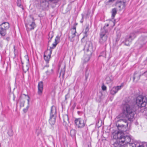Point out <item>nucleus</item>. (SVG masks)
<instances>
[{
  "label": "nucleus",
  "instance_id": "obj_18",
  "mask_svg": "<svg viewBox=\"0 0 147 147\" xmlns=\"http://www.w3.org/2000/svg\"><path fill=\"white\" fill-rule=\"evenodd\" d=\"M38 87V94L39 95L41 96L42 94L43 90V83L42 82H39Z\"/></svg>",
  "mask_w": 147,
  "mask_h": 147
},
{
  "label": "nucleus",
  "instance_id": "obj_40",
  "mask_svg": "<svg viewBox=\"0 0 147 147\" xmlns=\"http://www.w3.org/2000/svg\"><path fill=\"white\" fill-rule=\"evenodd\" d=\"M109 26V24H105V26L103 28H104L105 27V28L108 31V30L107 28V27H108Z\"/></svg>",
  "mask_w": 147,
  "mask_h": 147
},
{
  "label": "nucleus",
  "instance_id": "obj_27",
  "mask_svg": "<svg viewBox=\"0 0 147 147\" xmlns=\"http://www.w3.org/2000/svg\"><path fill=\"white\" fill-rule=\"evenodd\" d=\"M117 10L116 8L113 9L112 11V19L114 18L115 17L116 13H117Z\"/></svg>",
  "mask_w": 147,
  "mask_h": 147
},
{
  "label": "nucleus",
  "instance_id": "obj_48",
  "mask_svg": "<svg viewBox=\"0 0 147 147\" xmlns=\"http://www.w3.org/2000/svg\"><path fill=\"white\" fill-rule=\"evenodd\" d=\"M80 22L82 23L83 22V17L82 18V19L81 21Z\"/></svg>",
  "mask_w": 147,
  "mask_h": 147
},
{
  "label": "nucleus",
  "instance_id": "obj_20",
  "mask_svg": "<svg viewBox=\"0 0 147 147\" xmlns=\"http://www.w3.org/2000/svg\"><path fill=\"white\" fill-rule=\"evenodd\" d=\"M56 113V110L55 106H52L51 109L50 115L55 116V115Z\"/></svg>",
  "mask_w": 147,
  "mask_h": 147
},
{
  "label": "nucleus",
  "instance_id": "obj_35",
  "mask_svg": "<svg viewBox=\"0 0 147 147\" xmlns=\"http://www.w3.org/2000/svg\"><path fill=\"white\" fill-rule=\"evenodd\" d=\"M17 4L18 6L22 7L21 0H17Z\"/></svg>",
  "mask_w": 147,
  "mask_h": 147
},
{
  "label": "nucleus",
  "instance_id": "obj_5",
  "mask_svg": "<svg viewBox=\"0 0 147 147\" xmlns=\"http://www.w3.org/2000/svg\"><path fill=\"white\" fill-rule=\"evenodd\" d=\"M10 27L8 22H4L0 25V34L2 36H4L6 34V31Z\"/></svg>",
  "mask_w": 147,
  "mask_h": 147
},
{
  "label": "nucleus",
  "instance_id": "obj_13",
  "mask_svg": "<svg viewBox=\"0 0 147 147\" xmlns=\"http://www.w3.org/2000/svg\"><path fill=\"white\" fill-rule=\"evenodd\" d=\"M123 86V84L122 83L121 85L117 86H114L110 90V93L113 95L115 94Z\"/></svg>",
  "mask_w": 147,
  "mask_h": 147
},
{
  "label": "nucleus",
  "instance_id": "obj_36",
  "mask_svg": "<svg viewBox=\"0 0 147 147\" xmlns=\"http://www.w3.org/2000/svg\"><path fill=\"white\" fill-rule=\"evenodd\" d=\"M29 69L28 67L26 66V67H24V66H23V71L25 72H26Z\"/></svg>",
  "mask_w": 147,
  "mask_h": 147
},
{
  "label": "nucleus",
  "instance_id": "obj_7",
  "mask_svg": "<svg viewBox=\"0 0 147 147\" xmlns=\"http://www.w3.org/2000/svg\"><path fill=\"white\" fill-rule=\"evenodd\" d=\"M113 138L115 139H119L118 142L120 143L121 142L122 143H123L125 142V136L123 135L122 133L119 131H118L114 134Z\"/></svg>",
  "mask_w": 147,
  "mask_h": 147
},
{
  "label": "nucleus",
  "instance_id": "obj_4",
  "mask_svg": "<svg viewBox=\"0 0 147 147\" xmlns=\"http://www.w3.org/2000/svg\"><path fill=\"white\" fill-rule=\"evenodd\" d=\"M147 103V98L142 96H138L136 99V104L140 107H145Z\"/></svg>",
  "mask_w": 147,
  "mask_h": 147
},
{
  "label": "nucleus",
  "instance_id": "obj_14",
  "mask_svg": "<svg viewBox=\"0 0 147 147\" xmlns=\"http://www.w3.org/2000/svg\"><path fill=\"white\" fill-rule=\"evenodd\" d=\"M52 51L51 49H48L45 53L44 57L47 63H48L51 57Z\"/></svg>",
  "mask_w": 147,
  "mask_h": 147
},
{
  "label": "nucleus",
  "instance_id": "obj_23",
  "mask_svg": "<svg viewBox=\"0 0 147 147\" xmlns=\"http://www.w3.org/2000/svg\"><path fill=\"white\" fill-rule=\"evenodd\" d=\"M53 72V69H52L49 68L46 71V73L48 76L52 75Z\"/></svg>",
  "mask_w": 147,
  "mask_h": 147
},
{
  "label": "nucleus",
  "instance_id": "obj_1",
  "mask_svg": "<svg viewBox=\"0 0 147 147\" xmlns=\"http://www.w3.org/2000/svg\"><path fill=\"white\" fill-rule=\"evenodd\" d=\"M85 54L82 59L83 62L86 63L89 61L93 52V48L92 43L90 41L86 42L84 48Z\"/></svg>",
  "mask_w": 147,
  "mask_h": 147
},
{
  "label": "nucleus",
  "instance_id": "obj_38",
  "mask_svg": "<svg viewBox=\"0 0 147 147\" xmlns=\"http://www.w3.org/2000/svg\"><path fill=\"white\" fill-rule=\"evenodd\" d=\"M102 89L103 90L105 91L106 90L107 88L104 85H103L102 86Z\"/></svg>",
  "mask_w": 147,
  "mask_h": 147
},
{
  "label": "nucleus",
  "instance_id": "obj_28",
  "mask_svg": "<svg viewBox=\"0 0 147 147\" xmlns=\"http://www.w3.org/2000/svg\"><path fill=\"white\" fill-rule=\"evenodd\" d=\"M129 39L128 38V37L127 36L126 39H125V40L124 41V43L127 46H129L130 45V43H131V41H129Z\"/></svg>",
  "mask_w": 147,
  "mask_h": 147
},
{
  "label": "nucleus",
  "instance_id": "obj_6",
  "mask_svg": "<svg viewBox=\"0 0 147 147\" xmlns=\"http://www.w3.org/2000/svg\"><path fill=\"white\" fill-rule=\"evenodd\" d=\"M25 25L28 31L34 29L36 26L33 17H30V19L28 21L27 23H26Z\"/></svg>",
  "mask_w": 147,
  "mask_h": 147
},
{
  "label": "nucleus",
  "instance_id": "obj_32",
  "mask_svg": "<svg viewBox=\"0 0 147 147\" xmlns=\"http://www.w3.org/2000/svg\"><path fill=\"white\" fill-rule=\"evenodd\" d=\"M41 132V130L40 128H38L36 130V133L38 136Z\"/></svg>",
  "mask_w": 147,
  "mask_h": 147
},
{
  "label": "nucleus",
  "instance_id": "obj_33",
  "mask_svg": "<svg viewBox=\"0 0 147 147\" xmlns=\"http://www.w3.org/2000/svg\"><path fill=\"white\" fill-rule=\"evenodd\" d=\"M60 37L58 36H57L55 39V42L58 44L59 41Z\"/></svg>",
  "mask_w": 147,
  "mask_h": 147
},
{
  "label": "nucleus",
  "instance_id": "obj_3",
  "mask_svg": "<svg viewBox=\"0 0 147 147\" xmlns=\"http://www.w3.org/2000/svg\"><path fill=\"white\" fill-rule=\"evenodd\" d=\"M108 31L106 29L105 27L104 28L101 29L100 33V38L99 42L101 44L105 43L107 41L108 35Z\"/></svg>",
  "mask_w": 147,
  "mask_h": 147
},
{
  "label": "nucleus",
  "instance_id": "obj_29",
  "mask_svg": "<svg viewBox=\"0 0 147 147\" xmlns=\"http://www.w3.org/2000/svg\"><path fill=\"white\" fill-rule=\"evenodd\" d=\"M119 142L117 141V142H115L113 144L114 147H122V145L119 143Z\"/></svg>",
  "mask_w": 147,
  "mask_h": 147
},
{
  "label": "nucleus",
  "instance_id": "obj_22",
  "mask_svg": "<svg viewBox=\"0 0 147 147\" xmlns=\"http://www.w3.org/2000/svg\"><path fill=\"white\" fill-rule=\"evenodd\" d=\"M113 80V78L112 76H108L106 78V83L107 84L111 83Z\"/></svg>",
  "mask_w": 147,
  "mask_h": 147
},
{
  "label": "nucleus",
  "instance_id": "obj_53",
  "mask_svg": "<svg viewBox=\"0 0 147 147\" xmlns=\"http://www.w3.org/2000/svg\"><path fill=\"white\" fill-rule=\"evenodd\" d=\"M124 131V130H122V131Z\"/></svg>",
  "mask_w": 147,
  "mask_h": 147
},
{
  "label": "nucleus",
  "instance_id": "obj_43",
  "mask_svg": "<svg viewBox=\"0 0 147 147\" xmlns=\"http://www.w3.org/2000/svg\"><path fill=\"white\" fill-rule=\"evenodd\" d=\"M49 67V65H45L44 66V67H43V68H48V67Z\"/></svg>",
  "mask_w": 147,
  "mask_h": 147
},
{
  "label": "nucleus",
  "instance_id": "obj_9",
  "mask_svg": "<svg viewBox=\"0 0 147 147\" xmlns=\"http://www.w3.org/2000/svg\"><path fill=\"white\" fill-rule=\"evenodd\" d=\"M116 124L119 129L120 128H123L127 127L128 125V123L127 121L120 119L117 121Z\"/></svg>",
  "mask_w": 147,
  "mask_h": 147
},
{
  "label": "nucleus",
  "instance_id": "obj_42",
  "mask_svg": "<svg viewBox=\"0 0 147 147\" xmlns=\"http://www.w3.org/2000/svg\"><path fill=\"white\" fill-rule=\"evenodd\" d=\"M51 1H53L54 3H57V2L59 0H49Z\"/></svg>",
  "mask_w": 147,
  "mask_h": 147
},
{
  "label": "nucleus",
  "instance_id": "obj_17",
  "mask_svg": "<svg viewBox=\"0 0 147 147\" xmlns=\"http://www.w3.org/2000/svg\"><path fill=\"white\" fill-rule=\"evenodd\" d=\"M63 124L66 127L70 125L69 121V118L67 115L65 114L63 115Z\"/></svg>",
  "mask_w": 147,
  "mask_h": 147
},
{
  "label": "nucleus",
  "instance_id": "obj_54",
  "mask_svg": "<svg viewBox=\"0 0 147 147\" xmlns=\"http://www.w3.org/2000/svg\"><path fill=\"white\" fill-rule=\"evenodd\" d=\"M50 33H49V37H50Z\"/></svg>",
  "mask_w": 147,
  "mask_h": 147
},
{
  "label": "nucleus",
  "instance_id": "obj_25",
  "mask_svg": "<svg viewBox=\"0 0 147 147\" xmlns=\"http://www.w3.org/2000/svg\"><path fill=\"white\" fill-rule=\"evenodd\" d=\"M140 76L141 75L138 74L137 72H135L134 73V76L133 77L134 80L135 79H136L137 81L138 80H139L140 78Z\"/></svg>",
  "mask_w": 147,
  "mask_h": 147
},
{
  "label": "nucleus",
  "instance_id": "obj_44",
  "mask_svg": "<svg viewBox=\"0 0 147 147\" xmlns=\"http://www.w3.org/2000/svg\"><path fill=\"white\" fill-rule=\"evenodd\" d=\"M28 99H27L28 103V104L29 103V102L30 98L28 96Z\"/></svg>",
  "mask_w": 147,
  "mask_h": 147
},
{
  "label": "nucleus",
  "instance_id": "obj_2",
  "mask_svg": "<svg viewBox=\"0 0 147 147\" xmlns=\"http://www.w3.org/2000/svg\"><path fill=\"white\" fill-rule=\"evenodd\" d=\"M123 113L128 121L131 122L133 121L135 112L132 107L128 104L125 105L124 106Z\"/></svg>",
  "mask_w": 147,
  "mask_h": 147
},
{
  "label": "nucleus",
  "instance_id": "obj_15",
  "mask_svg": "<svg viewBox=\"0 0 147 147\" xmlns=\"http://www.w3.org/2000/svg\"><path fill=\"white\" fill-rule=\"evenodd\" d=\"M147 38V35L145 34L142 35L139 38L138 42L142 46L146 44Z\"/></svg>",
  "mask_w": 147,
  "mask_h": 147
},
{
  "label": "nucleus",
  "instance_id": "obj_41",
  "mask_svg": "<svg viewBox=\"0 0 147 147\" xmlns=\"http://www.w3.org/2000/svg\"><path fill=\"white\" fill-rule=\"evenodd\" d=\"M69 97V93H67L65 96V99L66 100L67 98Z\"/></svg>",
  "mask_w": 147,
  "mask_h": 147
},
{
  "label": "nucleus",
  "instance_id": "obj_50",
  "mask_svg": "<svg viewBox=\"0 0 147 147\" xmlns=\"http://www.w3.org/2000/svg\"><path fill=\"white\" fill-rule=\"evenodd\" d=\"M15 47L14 46L13 48H14V52H15Z\"/></svg>",
  "mask_w": 147,
  "mask_h": 147
},
{
  "label": "nucleus",
  "instance_id": "obj_19",
  "mask_svg": "<svg viewBox=\"0 0 147 147\" xmlns=\"http://www.w3.org/2000/svg\"><path fill=\"white\" fill-rule=\"evenodd\" d=\"M116 5L120 8V9H123L125 6V3L123 2H117L116 3Z\"/></svg>",
  "mask_w": 147,
  "mask_h": 147
},
{
  "label": "nucleus",
  "instance_id": "obj_47",
  "mask_svg": "<svg viewBox=\"0 0 147 147\" xmlns=\"http://www.w3.org/2000/svg\"><path fill=\"white\" fill-rule=\"evenodd\" d=\"M13 100H15V97H14V94H13Z\"/></svg>",
  "mask_w": 147,
  "mask_h": 147
},
{
  "label": "nucleus",
  "instance_id": "obj_37",
  "mask_svg": "<svg viewBox=\"0 0 147 147\" xmlns=\"http://www.w3.org/2000/svg\"><path fill=\"white\" fill-rule=\"evenodd\" d=\"M57 44L55 42H54V43H53V44H52V45L53 46V47H50V49H51H51H54V48H55V47L57 45Z\"/></svg>",
  "mask_w": 147,
  "mask_h": 147
},
{
  "label": "nucleus",
  "instance_id": "obj_31",
  "mask_svg": "<svg viewBox=\"0 0 147 147\" xmlns=\"http://www.w3.org/2000/svg\"><path fill=\"white\" fill-rule=\"evenodd\" d=\"M76 134L75 130L74 129H72L70 131V134L71 136H73L75 135Z\"/></svg>",
  "mask_w": 147,
  "mask_h": 147
},
{
  "label": "nucleus",
  "instance_id": "obj_12",
  "mask_svg": "<svg viewBox=\"0 0 147 147\" xmlns=\"http://www.w3.org/2000/svg\"><path fill=\"white\" fill-rule=\"evenodd\" d=\"M132 147H147V143L145 142H140L134 141V143L131 144Z\"/></svg>",
  "mask_w": 147,
  "mask_h": 147
},
{
  "label": "nucleus",
  "instance_id": "obj_21",
  "mask_svg": "<svg viewBox=\"0 0 147 147\" xmlns=\"http://www.w3.org/2000/svg\"><path fill=\"white\" fill-rule=\"evenodd\" d=\"M49 122L51 125H54L55 122V116H50V119H49Z\"/></svg>",
  "mask_w": 147,
  "mask_h": 147
},
{
  "label": "nucleus",
  "instance_id": "obj_24",
  "mask_svg": "<svg viewBox=\"0 0 147 147\" xmlns=\"http://www.w3.org/2000/svg\"><path fill=\"white\" fill-rule=\"evenodd\" d=\"M115 0H105V3L106 5H111Z\"/></svg>",
  "mask_w": 147,
  "mask_h": 147
},
{
  "label": "nucleus",
  "instance_id": "obj_34",
  "mask_svg": "<svg viewBox=\"0 0 147 147\" xmlns=\"http://www.w3.org/2000/svg\"><path fill=\"white\" fill-rule=\"evenodd\" d=\"M89 31V28H88V26H87L86 29H85V30L84 32V33L85 34V36H87V33Z\"/></svg>",
  "mask_w": 147,
  "mask_h": 147
},
{
  "label": "nucleus",
  "instance_id": "obj_49",
  "mask_svg": "<svg viewBox=\"0 0 147 147\" xmlns=\"http://www.w3.org/2000/svg\"><path fill=\"white\" fill-rule=\"evenodd\" d=\"M112 22V23H113V24H114L113 25H114V23H113V22H112V21H111V22Z\"/></svg>",
  "mask_w": 147,
  "mask_h": 147
},
{
  "label": "nucleus",
  "instance_id": "obj_8",
  "mask_svg": "<svg viewBox=\"0 0 147 147\" xmlns=\"http://www.w3.org/2000/svg\"><path fill=\"white\" fill-rule=\"evenodd\" d=\"M76 127L78 128H83L86 124V121L83 119L81 118L76 119L75 121Z\"/></svg>",
  "mask_w": 147,
  "mask_h": 147
},
{
  "label": "nucleus",
  "instance_id": "obj_26",
  "mask_svg": "<svg viewBox=\"0 0 147 147\" xmlns=\"http://www.w3.org/2000/svg\"><path fill=\"white\" fill-rule=\"evenodd\" d=\"M131 139L128 136H125V142L126 143H129V145L130 146L132 147L131 146V144L134 143H131Z\"/></svg>",
  "mask_w": 147,
  "mask_h": 147
},
{
  "label": "nucleus",
  "instance_id": "obj_10",
  "mask_svg": "<svg viewBox=\"0 0 147 147\" xmlns=\"http://www.w3.org/2000/svg\"><path fill=\"white\" fill-rule=\"evenodd\" d=\"M76 26H74L73 28L71 29L69 33V39L71 42H73L74 40V38L76 35Z\"/></svg>",
  "mask_w": 147,
  "mask_h": 147
},
{
  "label": "nucleus",
  "instance_id": "obj_45",
  "mask_svg": "<svg viewBox=\"0 0 147 147\" xmlns=\"http://www.w3.org/2000/svg\"><path fill=\"white\" fill-rule=\"evenodd\" d=\"M144 74L146 76H147V71L144 72Z\"/></svg>",
  "mask_w": 147,
  "mask_h": 147
},
{
  "label": "nucleus",
  "instance_id": "obj_16",
  "mask_svg": "<svg viewBox=\"0 0 147 147\" xmlns=\"http://www.w3.org/2000/svg\"><path fill=\"white\" fill-rule=\"evenodd\" d=\"M141 32L140 30H138L131 33L129 36H127L129 39V41H131L132 40L136 38L138 33H140Z\"/></svg>",
  "mask_w": 147,
  "mask_h": 147
},
{
  "label": "nucleus",
  "instance_id": "obj_46",
  "mask_svg": "<svg viewBox=\"0 0 147 147\" xmlns=\"http://www.w3.org/2000/svg\"><path fill=\"white\" fill-rule=\"evenodd\" d=\"M24 102H23V103H21L20 104V105L21 106L23 107L24 106Z\"/></svg>",
  "mask_w": 147,
  "mask_h": 147
},
{
  "label": "nucleus",
  "instance_id": "obj_39",
  "mask_svg": "<svg viewBox=\"0 0 147 147\" xmlns=\"http://www.w3.org/2000/svg\"><path fill=\"white\" fill-rule=\"evenodd\" d=\"M28 108H29V106H27L26 107V108L23 109V111H24V113L26 112L27 111V110H28Z\"/></svg>",
  "mask_w": 147,
  "mask_h": 147
},
{
  "label": "nucleus",
  "instance_id": "obj_51",
  "mask_svg": "<svg viewBox=\"0 0 147 147\" xmlns=\"http://www.w3.org/2000/svg\"><path fill=\"white\" fill-rule=\"evenodd\" d=\"M53 36H51V39L52 37H53Z\"/></svg>",
  "mask_w": 147,
  "mask_h": 147
},
{
  "label": "nucleus",
  "instance_id": "obj_11",
  "mask_svg": "<svg viewBox=\"0 0 147 147\" xmlns=\"http://www.w3.org/2000/svg\"><path fill=\"white\" fill-rule=\"evenodd\" d=\"M65 65L64 63H61L59 64L58 70L60 71L59 77L62 75V77H64L65 70Z\"/></svg>",
  "mask_w": 147,
  "mask_h": 147
},
{
  "label": "nucleus",
  "instance_id": "obj_52",
  "mask_svg": "<svg viewBox=\"0 0 147 147\" xmlns=\"http://www.w3.org/2000/svg\"><path fill=\"white\" fill-rule=\"evenodd\" d=\"M45 1V0H43V3H44V2Z\"/></svg>",
  "mask_w": 147,
  "mask_h": 147
},
{
  "label": "nucleus",
  "instance_id": "obj_30",
  "mask_svg": "<svg viewBox=\"0 0 147 147\" xmlns=\"http://www.w3.org/2000/svg\"><path fill=\"white\" fill-rule=\"evenodd\" d=\"M106 51H105L101 53L99 57L102 56L105 57H106Z\"/></svg>",
  "mask_w": 147,
  "mask_h": 147
}]
</instances>
